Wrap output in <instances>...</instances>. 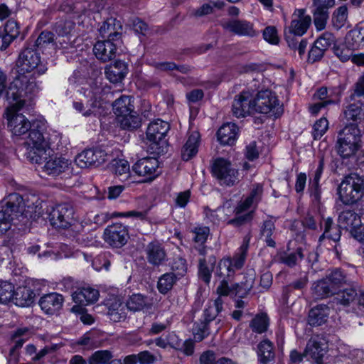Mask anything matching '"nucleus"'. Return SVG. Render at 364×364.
I'll use <instances>...</instances> for the list:
<instances>
[{
	"instance_id": "79ce46f5",
	"label": "nucleus",
	"mask_w": 364,
	"mask_h": 364,
	"mask_svg": "<svg viewBox=\"0 0 364 364\" xmlns=\"http://www.w3.org/2000/svg\"><path fill=\"white\" fill-rule=\"evenodd\" d=\"M108 168L111 172L122 177V180L128 178L129 176V164L124 159H113L109 163Z\"/></svg>"
},
{
	"instance_id": "052dcab7",
	"label": "nucleus",
	"mask_w": 364,
	"mask_h": 364,
	"mask_svg": "<svg viewBox=\"0 0 364 364\" xmlns=\"http://www.w3.org/2000/svg\"><path fill=\"white\" fill-rule=\"evenodd\" d=\"M208 323L205 321H201L200 323H197L194 328H193L194 338L196 341H203L206 336H208L210 333Z\"/></svg>"
},
{
	"instance_id": "f8f14e48",
	"label": "nucleus",
	"mask_w": 364,
	"mask_h": 364,
	"mask_svg": "<svg viewBox=\"0 0 364 364\" xmlns=\"http://www.w3.org/2000/svg\"><path fill=\"white\" fill-rule=\"evenodd\" d=\"M312 15L317 30L325 28L329 18V9L335 6V0H311Z\"/></svg>"
},
{
	"instance_id": "4d7b16f0",
	"label": "nucleus",
	"mask_w": 364,
	"mask_h": 364,
	"mask_svg": "<svg viewBox=\"0 0 364 364\" xmlns=\"http://www.w3.org/2000/svg\"><path fill=\"white\" fill-rule=\"evenodd\" d=\"M336 37L333 33L325 32L314 43L326 52L331 46H336Z\"/></svg>"
},
{
	"instance_id": "39448f33",
	"label": "nucleus",
	"mask_w": 364,
	"mask_h": 364,
	"mask_svg": "<svg viewBox=\"0 0 364 364\" xmlns=\"http://www.w3.org/2000/svg\"><path fill=\"white\" fill-rule=\"evenodd\" d=\"M24 144L28 150L27 157L32 163L41 164L43 159H46L48 144L38 124L36 126L35 123L33 124Z\"/></svg>"
},
{
	"instance_id": "dca6fc26",
	"label": "nucleus",
	"mask_w": 364,
	"mask_h": 364,
	"mask_svg": "<svg viewBox=\"0 0 364 364\" xmlns=\"http://www.w3.org/2000/svg\"><path fill=\"white\" fill-rule=\"evenodd\" d=\"M327 349L328 345L325 339L319 336H314L307 342L305 355L311 358L315 364H323V358Z\"/></svg>"
},
{
	"instance_id": "9d476101",
	"label": "nucleus",
	"mask_w": 364,
	"mask_h": 364,
	"mask_svg": "<svg viewBox=\"0 0 364 364\" xmlns=\"http://www.w3.org/2000/svg\"><path fill=\"white\" fill-rule=\"evenodd\" d=\"M213 174L227 186H232L237 180L238 172L232 167L230 162L223 158L215 160L212 167Z\"/></svg>"
},
{
	"instance_id": "bf43d9fd",
	"label": "nucleus",
	"mask_w": 364,
	"mask_h": 364,
	"mask_svg": "<svg viewBox=\"0 0 364 364\" xmlns=\"http://www.w3.org/2000/svg\"><path fill=\"white\" fill-rule=\"evenodd\" d=\"M333 53L341 61L347 62L352 57L353 50L345 44H340L333 47Z\"/></svg>"
},
{
	"instance_id": "603ef678",
	"label": "nucleus",
	"mask_w": 364,
	"mask_h": 364,
	"mask_svg": "<svg viewBox=\"0 0 364 364\" xmlns=\"http://www.w3.org/2000/svg\"><path fill=\"white\" fill-rule=\"evenodd\" d=\"M269 319L266 314L257 315L250 322V327L255 332L262 333L267 330Z\"/></svg>"
},
{
	"instance_id": "1a4fd4ad",
	"label": "nucleus",
	"mask_w": 364,
	"mask_h": 364,
	"mask_svg": "<svg viewBox=\"0 0 364 364\" xmlns=\"http://www.w3.org/2000/svg\"><path fill=\"white\" fill-rule=\"evenodd\" d=\"M169 128V124L161 119H156L148 126L146 130L147 139L156 146V149H158L157 152L159 154L163 151V148L167 145V141L164 138Z\"/></svg>"
},
{
	"instance_id": "ea45409f",
	"label": "nucleus",
	"mask_w": 364,
	"mask_h": 364,
	"mask_svg": "<svg viewBox=\"0 0 364 364\" xmlns=\"http://www.w3.org/2000/svg\"><path fill=\"white\" fill-rule=\"evenodd\" d=\"M329 284L330 283H328L326 278L315 282L312 287V294L314 299H322L336 294L333 290V287Z\"/></svg>"
},
{
	"instance_id": "4be33fe9",
	"label": "nucleus",
	"mask_w": 364,
	"mask_h": 364,
	"mask_svg": "<svg viewBox=\"0 0 364 364\" xmlns=\"http://www.w3.org/2000/svg\"><path fill=\"white\" fill-rule=\"evenodd\" d=\"M223 27L228 31L238 36L253 37L257 34L252 23L245 20H230L224 23Z\"/></svg>"
},
{
	"instance_id": "864d4df0",
	"label": "nucleus",
	"mask_w": 364,
	"mask_h": 364,
	"mask_svg": "<svg viewBox=\"0 0 364 364\" xmlns=\"http://www.w3.org/2000/svg\"><path fill=\"white\" fill-rule=\"evenodd\" d=\"M14 294V285L8 282H1L0 284V304L13 302Z\"/></svg>"
},
{
	"instance_id": "49530a36",
	"label": "nucleus",
	"mask_w": 364,
	"mask_h": 364,
	"mask_svg": "<svg viewBox=\"0 0 364 364\" xmlns=\"http://www.w3.org/2000/svg\"><path fill=\"white\" fill-rule=\"evenodd\" d=\"M325 278L330 283L329 284L333 287V290L336 294L340 291V288L346 282L345 275L338 269L333 271Z\"/></svg>"
},
{
	"instance_id": "f257e3e1",
	"label": "nucleus",
	"mask_w": 364,
	"mask_h": 364,
	"mask_svg": "<svg viewBox=\"0 0 364 364\" xmlns=\"http://www.w3.org/2000/svg\"><path fill=\"white\" fill-rule=\"evenodd\" d=\"M16 65L18 75L10 83L6 92L7 97L15 100L22 92L24 95H36L39 90L37 82L35 78L25 74L34 70L39 75L46 72L47 67L41 62L39 53L32 48H25L19 54Z\"/></svg>"
},
{
	"instance_id": "0e129e2a",
	"label": "nucleus",
	"mask_w": 364,
	"mask_h": 364,
	"mask_svg": "<svg viewBox=\"0 0 364 364\" xmlns=\"http://www.w3.org/2000/svg\"><path fill=\"white\" fill-rule=\"evenodd\" d=\"M328 127V122L325 117L317 120L314 125V138L318 139L321 138L326 132Z\"/></svg>"
},
{
	"instance_id": "c03bdc74",
	"label": "nucleus",
	"mask_w": 364,
	"mask_h": 364,
	"mask_svg": "<svg viewBox=\"0 0 364 364\" xmlns=\"http://www.w3.org/2000/svg\"><path fill=\"white\" fill-rule=\"evenodd\" d=\"M178 279L173 272L164 274L158 281V289L161 294H166L171 290Z\"/></svg>"
},
{
	"instance_id": "20e7f679",
	"label": "nucleus",
	"mask_w": 364,
	"mask_h": 364,
	"mask_svg": "<svg viewBox=\"0 0 364 364\" xmlns=\"http://www.w3.org/2000/svg\"><path fill=\"white\" fill-rule=\"evenodd\" d=\"M361 132L358 125H346L338 134L337 152L343 158H349L361 147Z\"/></svg>"
},
{
	"instance_id": "de8ad7c7",
	"label": "nucleus",
	"mask_w": 364,
	"mask_h": 364,
	"mask_svg": "<svg viewBox=\"0 0 364 364\" xmlns=\"http://www.w3.org/2000/svg\"><path fill=\"white\" fill-rule=\"evenodd\" d=\"M285 39L287 42L288 46L294 51H298L299 56L301 58L305 53V50L307 46V41L302 39L299 41L297 38L293 36V35L287 34L285 33Z\"/></svg>"
},
{
	"instance_id": "c85d7f7f",
	"label": "nucleus",
	"mask_w": 364,
	"mask_h": 364,
	"mask_svg": "<svg viewBox=\"0 0 364 364\" xmlns=\"http://www.w3.org/2000/svg\"><path fill=\"white\" fill-rule=\"evenodd\" d=\"M321 229L323 230V234L319 237L318 241L321 242L325 238L331 240L334 242H338L341 236V226L338 223L335 224L333 219L330 217L323 219L321 225Z\"/></svg>"
},
{
	"instance_id": "0eeeda50",
	"label": "nucleus",
	"mask_w": 364,
	"mask_h": 364,
	"mask_svg": "<svg viewBox=\"0 0 364 364\" xmlns=\"http://www.w3.org/2000/svg\"><path fill=\"white\" fill-rule=\"evenodd\" d=\"M74 208L71 203H63L54 207L49 214V220L53 227L66 229L75 222Z\"/></svg>"
},
{
	"instance_id": "f3484780",
	"label": "nucleus",
	"mask_w": 364,
	"mask_h": 364,
	"mask_svg": "<svg viewBox=\"0 0 364 364\" xmlns=\"http://www.w3.org/2000/svg\"><path fill=\"white\" fill-rule=\"evenodd\" d=\"M144 251L148 263L154 267L164 265L168 261L165 247L157 240L148 243Z\"/></svg>"
},
{
	"instance_id": "774afa93",
	"label": "nucleus",
	"mask_w": 364,
	"mask_h": 364,
	"mask_svg": "<svg viewBox=\"0 0 364 364\" xmlns=\"http://www.w3.org/2000/svg\"><path fill=\"white\" fill-rule=\"evenodd\" d=\"M264 39L271 44H277L279 43V37L277 31L274 26H268L263 31Z\"/></svg>"
},
{
	"instance_id": "8fccbe9b",
	"label": "nucleus",
	"mask_w": 364,
	"mask_h": 364,
	"mask_svg": "<svg viewBox=\"0 0 364 364\" xmlns=\"http://www.w3.org/2000/svg\"><path fill=\"white\" fill-rule=\"evenodd\" d=\"M344 116L347 120L357 122L363 119L364 112L360 105L353 103L349 105L344 110Z\"/></svg>"
},
{
	"instance_id": "2f4dec72",
	"label": "nucleus",
	"mask_w": 364,
	"mask_h": 364,
	"mask_svg": "<svg viewBox=\"0 0 364 364\" xmlns=\"http://www.w3.org/2000/svg\"><path fill=\"white\" fill-rule=\"evenodd\" d=\"M105 305L107 307V314L114 322L124 320L126 314L124 311L122 302L118 297L112 296L106 300Z\"/></svg>"
},
{
	"instance_id": "680f3d73",
	"label": "nucleus",
	"mask_w": 364,
	"mask_h": 364,
	"mask_svg": "<svg viewBox=\"0 0 364 364\" xmlns=\"http://www.w3.org/2000/svg\"><path fill=\"white\" fill-rule=\"evenodd\" d=\"M192 232L194 234L193 240L195 242L203 245L210 234V229L206 226H198L194 228Z\"/></svg>"
},
{
	"instance_id": "69168bd1",
	"label": "nucleus",
	"mask_w": 364,
	"mask_h": 364,
	"mask_svg": "<svg viewBox=\"0 0 364 364\" xmlns=\"http://www.w3.org/2000/svg\"><path fill=\"white\" fill-rule=\"evenodd\" d=\"M363 28L358 30H353L349 31L346 37V41L350 43L352 41V45H360L363 47L364 38H363Z\"/></svg>"
},
{
	"instance_id": "72a5a7b5",
	"label": "nucleus",
	"mask_w": 364,
	"mask_h": 364,
	"mask_svg": "<svg viewBox=\"0 0 364 364\" xmlns=\"http://www.w3.org/2000/svg\"><path fill=\"white\" fill-rule=\"evenodd\" d=\"M112 109L117 119L134 111L133 97L122 95L112 103Z\"/></svg>"
},
{
	"instance_id": "6e6552de",
	"label": "nucleus",
	"mask_w": 364,
	"mask_h": 364,
	"mask_svg": "<svg viewBox=\"0 0 364 364\" xmlns=\"http://www.w3.org/2000/svg\"><path fill=\"white\" fill-rule=\"evenodd\" d=\"M255 112L268 114L271 112L277 117L279 115L281 107L279 100L272 91L266 90L257 92L254 97Z\"/></svg>"
},
{
	"instance_id": "4c0bfd02",
	"label": "nucleus",
	"mask_w": 364,
	"mask_h": 364,
	"mask_svg": "<svg viewBox=\"0 0 364 364\" xmlns=\"http://www.w3.org/2000/svg\"><path fill=\"white\" fill-rule=\"evenodd\" d=\"M75 28V23L72 21H60L55 23V31L60 37H65L66 40L63 39V41H58L61 45V48H65L68 44L72 42L70 41V35Z\"/></svg>"
},
{
	"instance_id": "bb28decb",
	"label": "nucleus",
	"mask_w": 364,
	"mask_h": 364,
	"mask_svg": "<svg viewBox=\"0 0 364 364\" xmlns=\"http://www.w3.org/2000/svg\"><path fill=\"white\" fill-rule=\"evenodd\" d=\"M116 50V45L109 41H97L93 48L95 56L102 62H107L114 58Z\"/></svg>"
},
{
	"instance_id": "7c9ffc66",
	"label": "nucleus",
	"mask_w": 364,
	"mask_h": 364,
	"mask_svg": "<svg viewBox=\"0 0 364 364\" xmlns=\"http://www.w3.org/2000/svg\"><path fill=\"white\" fill-rule=\"evenodd\" d=\"M238 128L234 123H226L217 132L218 140L221 144L232 145L237 136Z\"/></svg>"
},
{
	"instance_id": "f704fd0d",
	"label": "nucleus",
	"mask_w": 364,
	"mask_h": 364,
	"mask_svg": "<svg viewBox=\"0 0 364 364\" xmlns=\"http://www.w3.org/2000/svg\"><path fill=\"white\" fill-rule=\"evenodd\" d=\"M215 277L219 280H232L235 275L231 257H223L216 266L214 272Z\"/></svg>"
},
{
	"instance_id": "6e6d98bb",
	"label": "nucleus",
	"mask_w": 364,
	"mask_h": 364,
	"mask_svg": "<svg viewBox=\"0 0 364 364\" xmlns=\"http://www.w3.org/2000/svg\"><path fill=\"white\" fill-rule=\"evenodd\" d=\"M336 294L337 302L343 306H348L356 297L358 298V292L354 288L345 289Z\"/></svg>"
},
{
	"instance_id": "b1692460",
	"label": "nucleus",
	"mask_w": 364,
	"mask_h": 364,
	"mask_svg": "<svg viewBox=\"0 0 364 364\" xmlns=\"http://www.w3.org/2000/svg\"><path fill=\"white\" fill-rule=\"evenodd\" d=\"M294 18L291 20L289 26L290 35L302 36L309 27L311 23V18L309 15H305L304 9H299L297 14H294Z\"/></svg>"
},
{
	"instance_id": "412c9836",
	"label": "nucleus",
	"mask_w": 364,
	"mask_h": 364,
	"mask_svg": "<svg viewBox=\"0 0 364 364\" xmlns=\"http://www.w3.org/2000/svg\"><path fill=\"white\" fill-rule=\"evenodd\" d=\"M63 301V296L54 292L43 296L39 300V305L46 314L53 315L60 310Z\"/></svg>"
},
{
	"instance_id": "13d9d810",
	"label": "nucleus",
	"mask_w": 364,
	"mask_h": 364,
	"mask_svg": "<svg viewBox=\"0 0 364 364\" xmlns=\"http://www.w3.org/2000/svg\"><path fill=\"white\" fill-rule=\"evenodd\" d=\"M172 271L175 272L177 277H183L188 270L186 260L181 256L175 257L171 264Z\"/></svg>"
},
{
	"instance_id": "a19ab883",
	"label": "nucleus",
	"mask_w": 364,
	"mask_h": 364,
	"mask_svg": "<svg viewBox=\"0 0 364 364\" xmlns=\"http://www.w3.org/2000/svg\"><path fill=\"white\" fill-rule=\"evenodd\" d=\"M275 220L272 217H269L267 220H264L260 228V235L264 238L267 246L275 247L276 242L272 237L273 233L275 230Z\"/></svg>"
},
{
	"instance_id": "a878e982",
	"label": "nucleus",
	"mask_w": 364,
	"mask_h": 364,
	"mask_svg": "<svg viewBox=\"0 0 364 364\" xmlns=\"http://www.w3.org/2000/svg\"><path fill=\"white\" fill-rule=\"evenodd\" d=\"M127 65L122 60H116L105 67L107 78L112 83L121 82L127 74Z\"/></svg>"
},
{
	"instance_id": "a18cd8bd",
	"label": "nucleus",
	"mask_w": 364,
	"mask_h": 364,
	"mask_svg": "<svg viewBox=\"0 0 364 364\" xmlns=\"http://www.w3.org/2000/svg\"><path fill=\"white\" fill-rule=\"evenodd\" d=\"M255 277L253 274H248L245 282L240 284H235L233 285L235 295L238 297L243 298L246 296L253 287Z\"/></svg>"
},
{
	"instance_id": "09e8293b",
	"label": "nucleus",
	"mask_w": 364,
	"mask_h": 364,
	"mask_svg": "<svg viewBox=\"0 0 364 364\" xmlns=\"http://www.w3.org/2000/svg\"><path fill=\"white\" fill-rule=\"evenodd\" d=\"M113 358L112 353L108 350L95 351L88 358V364H108Z\"/></svg>"
},
{
	"instance_id": "58836bf2",
	"label": "nucleus",
	"mask_w": 364,
	"mask_h": 364,
	"mask_svg": "<svg viewBox=\"0 0 364 364\" xmlns=\"http://www.w3.org/2000/svg\"><path fill=\"white\" fill-rule=\"evenodd\" d=\"M117 119L119 127L124 130L134 131L141 125V117L135 110Z\"/></svg>"
},
{
	"instance_id": "338daca9",
	"label": "nucleus",
	"mask_w": 364,
	"mask_h": 364,
	"mask_svg": "<svg viewBox=\"0 0 364 364\" xmlns=\"http://www.w3.org/2000/svg\"><path fill=\"white\" fill-rule=\"evenodd\" d=\"M309 190L310 192V196L312 199V201L315 204L319 205L321 198V188L319 185V182L311 181L309 183Z\"/></svg>"
},
{
	"instance_id": "c9c22d12",
	"label": "nucleus",
	"mask_w": 364,
	"mask_h": 364,
	"mask_svg": "<svg viewBox=\"0 0 364 364\" xmlns=\"http://www.w3.org/2000/svg\"><path fill=\"white\" fill-rule=\"evenodd\" d=\"M338 223L342 228L353 230L361 226V220L359 215L352 210L342 211L338 218Z\"/></svg>"
},
{
	"instance_id": "a211bd4d",
	"label": "nucleus",
	"mask_w": 364,
	"mask_h": 364,
	"mask_svg": "<svg viewBox=\"0 0 364 364\" xmlns=\"http://www.w3.org/2000/svg\"><path fill=\"white\" fill-rule=\"evenodd\" d=\"M159 161L154 157H145L138 160L132 166V170L137 175L152 181L158 175Z\"/></svg>"
},
{
	"instance_id": "9b49d317",
	"label": "nucleus",
	"mask_w": 364,
	"mask_h": 364,
	"mask_svg": "<svg viewBox=\"0 0 364 364\" xmlns=\"http://www.w3.org/2000/svg\"><path fill=\"white\" fill-rule=\"evenodd\" d=\"M107 158V153L102 149H87L77 154L75 161L79 167L85 168L98 166L105 162Z\"/></svg>"
},
{
	"instance_id": "6ab92c4d",
	"label": "nucleus",
	"mask_w": 364,
	"mask_h": 364,
	"mask_svg": "<svg viewBox=\"0 0 364 364\" xmlns=\"http://www.w3.org/2000/svg\"><path fill=\"white\" fill-rule=\"evenodd\" d=\"M196 250L199 255L203 257L198 261V277L205 284L208 285L216 263V257L214 255H211L208 257V259H205V246L199 247Z\"/></svg>"
},
{
	"instance_id": "5fc2aeb1",
	"label": "nucleus",
	"mask_w": 364,
	"mask_h": 364,
	"mask_svg": "<svg viewBox=\"0 0 364 364\" xmlns=\"http://www.w3.org/2000/svg\"><path fill=\"white\" fill-rule=\"evenodd\" d=\"M348 19V8L343 5L337 8L332 15V21L334 26L340 28L345 25Z\"/></svg>"
},
{
	"instance_id": "f03ea898",
	"label": "nucleus",
	"mask_w": 364,
	"mask_h": 364,
	"mask_svg": "<svg viewBox=\"0 0 364 364\" xmlns=\"http://www.w3.org/2000/svg\"><path fill=\"white\" fill-rule=\"evenodd\" d=\"M35 95L17 96L16 99L8 98L9 106L6 108L5 114L8 120V127L14 135L21 136L26 134L33 127L30 121L18 112L23 109L27 101H30Z\"/></svg>"
},
{
	"instance_id": "e433bc0d",
	"label": "nucleus",
	"mask_w": 364,
	"mask_h": 364,
	"mask_svg": "<svg viewBox=\"0 0 364 364\" xmlns=\"http://www.w3.org/2000/svg\"><path fill=\"white\" fill-rule=\"evenodd\" d=\"M147 296L141 294H133L126 301L127 308L133 312L142 311L151 308Z\"/></svg>"
},
{
	"instance_id": "ddd939ff",
	"label": "nucleus",
	"mask_w": 364,
	"mask_h": 364,
	"mask_svg": "<svg viewBox=\"0 0 364 364\" xmlns=\"http://www.w3.org/2000/svg\"><path fill=\"white\" fill-rule=\"evenodd\" d=\"M254 97L250 91H242L235 97L232 105V114L237 118L245 117L255 112Z\"/></svg>"
},
{
	"instance_id": "7ed1b4c3",
	"label": "nucleus",
	"mask_w": 364,
	"mask_h": 364,
	"mask_svg": "<svg viewBox=\"0 0 364 364\" xmlns=\"http://www.w3.org/2000/svg\"><path fill=\"white\" fill-rule=\"evenodd\" d=\"M339 200L346 205H353L364 196V181L356 173L346 176L337 189Z\"/></svg>"
},
{
	"instance_id": "c756f323",
	"label": "nucleus",
	"mask_w": 364,
	"mask_h": 364,
	"mask_svg": "<svg viewBox=\"0 0 364 364\" xmlns=\"http://www.w3.org/2000/svg\"><path fill=\"white\" fill-rule=\"evenodd\" d=\"M200 138V136L198 132H193L188 135L181 152V158L183 161H188L197 154Z\"/></svg>"
},
{
	"instance_id": "393cba45",
	"label": "nucleus",
	"mask_w": 364,
	"mask_h": 364,
	"mask_svg": "<svg viewBox=\"0 0 364 364\" xmlns=\"http://www.w3.org/2000/svg\"><path fill=\"white\" fill-rule=\"evenodd\" d=\"M258 361L261 364H269L275 358V348L274 343L268 338L261 341L257 348Z\"/></svg>"
},
{
	"instance_id": "4468645a",
	"label": "nucleus",
	"mask_w": 364,
	"mask_h": 364,
	"mask_svg": "<svg viewBox=\"0 0 364 364\" xmlns=\"http://www.w3.org/2000/svg\"><path fill=\"white\" fill-rule=\"evenodd\" d=\"M129 238L127 228L121 223H115L108 226L104 232V240L113 247L124 246Z\"/></svg>"
},
{
	"instance_id": "2eb2a0df",
	"label": "nucleus",
	"mask_w": 364,
	"mask_h": 364,
	"mask_svg": "<svg viewBox=\"0 0 364 364\" xmlns=\"http://www.w3.org/2000/svg\"><path fill=\"white\" fill-rule=\"evenodd\" d=\"M48 155L49 154H47L46 159H43L41 164L44 163L41 168L45 174L56 177L69 169L70 165L69 160L57 156H49L48 157Z\"/></svg>"
},
{
	"instance_id": "3c124183",
	"label": "nucleus",
	"mask_w": 364,
	"mask_h": 364,
	"mask_svg": "<svg viewBox=\"0 0 364 364\" xmlns=\"http://www.w3.org/2000/svg\"><path fill=\"white\" fill-rule=\"evenodd\" d=\"M304 257V250L298 247L294 252L284 253L281 256V262L288 267H292L297 264L298 262L301 260Z\"/></svg>"
},
{
	"instance_id": "37998d69",
	"label": "nucleus",
	"mask_w": 364,
	"mask_h": 364,
	"mask_svg": "<svg viewBox=\"0 0 364 364\" xmlns=\"http://www.w3.org/2000/svg\"><path fill=\"white\" fill-rule=\"evenodd\" d=\"M250 240V237L246 236L244 238L242 245L240 247V252L235 255L233 257L231 258L232 267L234 268L235 271L236 269H240L244 266L247 249L249 247Z\"/></svg>"
},
{
	"instance_id": "5701e85b",
	"label": "nucleus",
	"mask_w": 364,
	"mask_h": 364,
	"mask_svg": "<svg viewBox=\"0 0 364 364\" xmlns=\"http://www.w3.org/2000/svg\"><path fill=\"white\" fill-rule=\"evenodd\" d=\"M99 291L91 287L77 288L73 293V300L81 306H87L95 303L99 298Z\"/></svg>"
},
{
	"instance_id": "e2e57ef3",
	"label": "nucleus",
	"mask_w": 364,
	"mask_h": 364,
	"mask_svg": "<svg viewBox=\"0 0 364 364\" xmlns=\"http://www.w3.org/2000/svg\"><path fill=\"white\" fill-rule=\"evenodd\" d=\"M86 2H75L73 5H70L68 4H65L63 5V10L67 13H73L78 16L82 14H85L87 13V9L84 5Z\"/></svg>"
},
{
	"instance_id": "cd10ccee",
	"label": "nucleus",
	"mask_w": 364,
	"mask_h": 364,
	"mask_svg": "<svg viewBox=\"0 0 364 364\" xmlns=\"http://www.w3.org/2000/svg\"><path fill=\"white\" fill-rule=\"evenodd\" d=\"M330 314V308L325 304H318L311 309L308 314V323L311 326H319L325 323Z\"/></svg>"
},
{
	"instance_id": "423d86ee",
	"label": "nucleus",
	"mask_w": 364,
	"mask_h": 364,
	"mask_svg": "<svg viewBox=\"0 0 364 364\" xmlns=\"http://www.w3.org/2000/svg\"><path fill=\"white\" fill-rule=\"evenodd\" d=\"M23 208V198L19 194L9 196L0 210V234H4L11 228L12 221L22 215Z\"/></svg>"
},
{
	"instance_id": "aec40b11",
	"label": "nucleus",
	"mask_w": 364,
	"mask_h": 364,
	"mask_svg": "<svg viewBox=\"0 0 364 364\" xmlns=\"http://www.w3.org/2000/svg\"><path fill=\"white\" fill-rule=\"evenodd\" d=\"M102 89L100 87H96L92 92H89V95L92 92L90 100H87L86 105L81 102H74L73 106L76 110L81 112L85 117H90L92 114L95 115L97 109L101 106V93Z\"/></svg>"
},
{
	"instance_id": "473e14b6",
	"label": "nucleus",
	"mask_w": 364,
	"mask_h": 364,
	"mask_svg": "<svg viewBox=\"0 0 364 364\" xmlns=\"http://www.w3.org/2000/svg\"><path fill=\"white\" fill-rule=\"evenodd\" d=\"M36 294L28 287H18L14 289L13 302L19 306H29L33 302Z\"/></svg>"
}]
</instances>
